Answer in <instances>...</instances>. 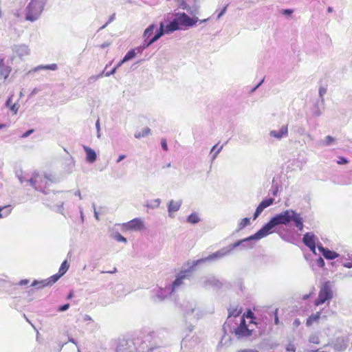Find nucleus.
<instances>
[{"mask_svg": "<svg viewBox=\"0 0 352 352\" xmlns=\"http://www.w3.org/2000/svg\"><path fill=\"white\" fill-rule=\"evenodd\" d=\"M291 221L295 223L296 227L302 230L303 228V220L300 214L297 213L293 210H286L271 219V220L265 224L259 230L258 235L263 238L267 236L272 232V229L278 225H287Z\"/></svg>", "mask_w": 352, "mask_h": 352, "instance_id": "nucleus-1", "label": "nucleus"}, {"mask_svg": "<svg viewBox=\"0 0 352 352\" xmlns=\"http://www.w3.org/2000/svg\"><path fill=\"white\" fill-rule=\"evenodd\" d=\"M46 1L47 0H32L27 7L26 20H37L44 9Z\"/></svg>", "mask_w": 352, "mask_h": 352, "instance_id": "nucleus-2", "label": "nucleus"}, {"mask_svg": "<svg viewBox=\"0 0 352 352\" xmlns=\"http://www.w3.org/2000/svg\"><path fill=\"white\" fill-rule=\"evenodd\" d=\"M28 182L36 190L44 192V189L49 185V183L55 182V178L51 175H41L34 173Z\"/></svg>", "mask_w": 352, "mask_h": 352, "instance_id": "nucleus-3", "label": "nucleus"}, {"mask_svg": "<svg viewBox=\"0 0 352 352\" xmlns=\"http://www.w3.org/2000/svg\"><path fill=\"white\" fill-rule=\"evenodd\" d=\"M333 294L331 288V284L329 281L325 282L320 288L318 298L314 301L316 306L321 305L326 302L329 303V301L333 298Z\"/></svg>", "mask_w": 352, "mask_h": 352, "instance_id": "nucleus-4", "label": "nucleus"}, {"mask_svg": "<svg viewBox=\"0 0 352 352\" xmlns=\"http://www.w3.org/2000/svg\"><path fill=\"white\" fill-rule=\"evenodd\" d=\"M118 225L121 226L122 231H138L144 228V222L140 218H135L126 223Z\"/></svg>", "mask_w": 352, "mask_h": 352, "instance_id": "nucleus-5", "label": "nucleus"}, {"mask_svg": "<svg viewBox=\"0 0 352 352\" xmlns=\"http://www.w3.org/2000/svg\"><path fill=\"white\" fill-rule=\"evenodd\" d=\"M173 14H168L164 18V28L167 34H171L173 32L180 29L178 20L175 17L170 21Z\"/></svg>", "mask_w": 352, "mask_h": 352, "instance_id": "nucleus-6", "label": "nucleus"}, {"mask_svg": "<svg viewBox=\"0 0 352 352\" xmlns=\"http://www.w3.org/2000/svg\"><path fill=\"white\" fill-rule=\"evenodd\" d=\"M189 276V271L181 272L173 282L172 285L168 287V292H174L178 289L180 286L184 284V280L188 279Z\"/></svg>", "mask_w": 352, "mask_h": 352, "instance_id": "nucleus-7", "label": "nucleus"}, {"mask_svg": "<svg viewBox=\"0 0 352 352\" xmlns=\"http://www.w3.org/2000/svg\"><path fill=\"white\" fill-rule=\"evenodd\" d=\"M179 25L186 27H191L194 25L198 21V17L190 18L186 13H177L175 14Z\"/></svg>", "mask_w": 352, "mask_h": 352, "instance_id": "nucleus-8", "label": "nucleus"}, {"mask_svg": "<svg viewBox=\"0 0 352 352\" xmlns=\"http://www.w3.org/2000/svg\"><path fill=\"white\" fill-rule=\"evenodd\" d=\"M258 231L250 236H248V237L241 239V240H239L236 242L230 244L228 247H226L228 254H230L234 248H236L237 247L241 248V245L243 244L244 243H248L250 241L259 240L261 239H263V237L261 236L258 235Z\"/></svg>", "mask_w": 352, "mask_h": 352, "instance_id": "nucleus-9", "label": "nucleus"}, {"mask_svg": "<svg viewBox=\"0 0 352 352\" xmlns=\"http://www.w3.org/2000/svg\"><path fill=\"white\" fill-rule=\"evenodd\" d=\"M61 276L62 275H60V273H58L45 280H42L41 281L35 280L32 283V285L36 287L38 289H41L45 286L52 285V284L55 283Z\"/></svg>", "mask_w": 352, "mask_h": 352, "instance_id": "nucleus-10", "label": "nucleus"}, {"mask_svg": "<svg viewBox=\"0 0 352 352\" xmlns=\"http://www.w3.org/2000/svg\"><path fill=\"white\" fill-rule=\"evenodd\" d=\"M228 254H228L226 248H223L221 249L220 250L217 251L214 253L209 255L207 257H205V258H203L196 261L195 265H197L198 263H204V262H206L208 261L219 259V258H222L226 255H228Z\"/></svg>", "mask_w": 352, "mask_h": 352, "instance_id": "nucleus-11", "label": "nucleus"}, {"mask_svg": "<svg viewBox=\"0 0 352 352\" xmlns=\"http://www.w3.org/2000/svg\"><path fill=\"white\" fill-rule=\"evenodd\" d=\"M12 50L14 53L21 59H23L27 56H29L30 54V50L29 47L25 44L15 45L13 46Z\"/></svg>", "mask_w": 352, "mask_h": 352, "instance_id": "nucleus-12", "label": "nucleus"}, {"mask_svg": "<svg viewBox=\"0 0 352 352\" xmlns=\"http://www.w3.org/2000/svg\"><path fill=\"white\" fill-rule=\"evenodd\" d=\"M235 334L239 338H245L251 336L252 331L246 326L245 321L243 318L241 319V323L240 326L235 329Z\"/></svg>", "mask_w": 352, "mask_h": 352, "instance_id": "nucleus-13", "label": "nucleus"}, {"mask_svg": "<svg viewBox=\"0 0 352 352\" xmlns=\"http://www.w3.org/2000/svg\"><path fill=\"white\" fill-rule=\"evenodd\" d=\"M269 135L270 137L274 138L278 140L287 137L288 135L287 124L281 126L279 130H272Z\"/></svg>", "mask_w": 352, "mask_h": 352, "instance_id": "nucleus-14", "label": "nucleus"}, {"mask_svg": "<svg viewBox=\"0 0 352 352\" xmlns=\"http://www.w3.org/2000/svg\"><path fill=\"white\" fill-rule=\"evenodd\" d=\"M316 237L314 234L307 232L303 236V243L307 246L311 251L316 253Z\"/></svg>", "mask_w": 352, "mask_h": 352, "instance_id": "nucleus-15", "label": "nucleus"}, {"mask_svg": "<svg viewBox=\"0 0 352 352\" xmlns=\"http://www.w3.org/2000/svg\"><path fill=\"white\" fill-rule=\"evenodd\" d=\"M135 346L133 342L122 340L117 347L116 352H134Z\"/></svg>", "mask_w": 352, "mask_h": 352, "instance_id": "nucleus-16", "label": "nucleus"}, {"mask_svg": "<svg viewBox=\"0 0 352 352\" xmlns=\"http://www.w3.org/2000/svg\"><path fill=\"white\" fill-rule=\"evenodd\" d=\"M318 250L322 252V255L327 259H334L339 256V254L336 252L329 250V249L324 248L322 245H318Z\"/></svg>", "mask_w": 352, "mask_h": 352, "instance_id": "nucleus-17", "label": "nucleus"}, {"mask_svg": "<svg viewBox=\"0 0 352 352\" xmlns=\"http://www.w3.org/2000/svg\"><path fill=\"white\" fill-rule=\"evenodd\" d=\"M182 201H174L170 200L168 205V212L169 213V216L172 217V214L178 211L182 206Z\"/></svg>", "mask_w": 352, "mask_h": 352, "instance_id": "nucleus-18", "label": "nucleus"}, {"mask_svg": "<svg viewBox=\"0 0 352 352\" xmlns=\"http://www.w3.org/2000/svg\"><path fill=\"white\" fill-rule=\"evenodd\" d=\"M83 148L87 154L86 160L89 163H94L97 158L96 152L90 147L86 146H84Z\"/></svg>", "mask_w": 352, "mask_h": 352, "instance_id": "nucleus-19", "label": "nucleus"}, {"mask_svg": "<svg viewBox=\"0 0 352 352\" xmlns=\"http://www.w3.org/2000/svg\"><path fill=\"white\" fill-rule=\"evenodd\" d=\"M321 316V312L318 311L315 314H311L309 316L306 320V325L307 327L311 326L314 323H317L319 321V319Z\"/></svg>", "mask_w": 352, "mask_h": 352, "instance_id": "nucleus-20", "label": "nucleus"}, {"mask_svg": "<svg viewBox=\"0 0 352 352\" xmlns=\"http://www.w3.org/2000/svg\"><path fill=\"white\" fill-rule=\"evenodd\" d=\"M165 34H166V32L164 28V22H161L160 23V28L155 32V35L153 37H151V38L153 39V41H154V42H156Z\"/></svg>", "mask_w": 352, "mask_h": 352, "instance_id": "nucleus-21", "label": "nucleus"}, {"mask_svg": "<svg viewBox=\"0 0 352 352\" xmlns=\"http://www.w3.org/2000/svg\"><path fill=\"white\" fill-rule=\"evenodd\" d=\"M10 73V67L6 65L3 63V60H0V75L4 78V79H6L9 74Z\"/></svg>", "mask_w": 352, "mask_h": 352, "instance_id": "nucleus-22", "label": "nucleus"}, {"mask_svg": "<svg viewBox=\"0 0 352 352\" xmlns=\"http://www.w3.org/2000/svg\"><path fill=\"white\" fill-rule=\"evenodd\" d=\"M155 28L156 25L155 24H151L147 28H146L142 35L143 39H151V37L153 35Z\"/></svg>", "mask_w": 352, "mask_h": 352, "instance_id": "nucleus-23", "label": "nucleus"}, {"mask_svg": "<svg viewBox=\"0 0 352 352\" xmlns=\"http://www.w3.org/2000/svg\"><path fill=\"white\" fill-rule=\"evenodd\" d=\"M335 141L336 139L333 137L331 135H327L324 138V140L320 142L319 144L322 146H329L333 144Z\"/></svg>", "mask_w": 352, "mask_h": 352, "instance_id": "nucleus-24", "label": "nucleus"}, {"mask_svg": "<svg viewBox=\"0 0 352 352\" xmlns=\"http://www.w3.org/2000/svg\"><path fill=\"white\" fill-rule=\"evenodd\" d=\"M151 133V129L148 127L144 128L140 131H136L134 134V137L137 139L144 138Z\"/></svg>", "mask_w": 352, "mask_h": 352, "instance_id": "nucleus-25", "label": "nucleus"}, {"mask_svg": "<svg viewBox=\"0 0 352 352\" xmlns=\"http://www.w3.org/2000/svg\"><path fill=\"white\" fill-rule=\"evenodd\" d=\"M6 106L8 108H10V111L16 114L19 110V106L14 103L12 104V96L10 97L6 102Z\"/></svg>", "mask_w": 352, "mask_h": 352, "instance_id": "nucleus-26", "label": "nucleus"}, {"mask_svg": "<svg viewBox=\"0 0 352 352\" xmlns=\"http://www.w3.org/2000/svg\"><path fill=\"white\" fill-rule=\"evenodd\" d=\"M12 211L10 206L0 207V219L8 217Z\"/></svg>", "mask_w": 352, "mask_h": 352, "instance_id": "nucleus-27", "label": "nucleus"}, {"mask_svg": "<svg viewBox=\"0 0 352 352\" xmlns=\"http://www.w3.org/2000/svg\"><path fill=\"white\" fill-rule=\"evenodd\" d=\"M324 105L320 104V102L317 101L314 105V109H313V114L314 116L318 117L322 115V109L320 108L321 107H323Z\"/></svg>", "mask_w": 352, "mask_h": 352, "instance_id": "nucleus-28", "label": "nucleus"}, {"mask_svg": "<svg viewBox=\"0 0 352 352\" xmlns=\"http://www.w3.org/2000/svg\"><path fill=\"white\" fill-rule=\"evenodd\" d=\"M187 221L190 223L195 224L200 221V218L197 213H192L188 217Z\"/></svg>", "mask_w": 352, "mask_h": 352, "instance_id": "nucleus-29", "label": "nucleus"}, {"mask_svg": "<svg viewBox=\"0 0 352 352\" xmlns=\"http://www.w3.org/2000/svg\"><path fill=\"white\" fill-rule=\"evenodd\" d=\"M204 285L205 286H207V285L218 286L219 285V282L214 277H210V278H208L206 280H204Z\"/></svg>", "mask_w": 352, "mask_h": 352, "instance_id": "nucleus-30", "label": "nucleus"}, {"mask_svg": "<svg viewBox=\"0 0 352 352\" xmlns=\"http://www.w3.org/2000/svg\"><path fill=\"white\" fill-rule=\"evenodd\" d=\"M172 292H168V287H166L165 289H160L157 292L156 297L158 300H162L164 299L166 296L168 294H171Z\"/></svg>", "mask_w": 352, "mask_h": 352, "instance_id": "nucleus-31", "label": "nucleus"}, {"mask_svg": "<svg viewBox=\"0 0 352 352\" xmlns=\"http://www.w3.org/2000/svg\"><path fill=\"white\" fill-rule=\"evenodd\" d=\"M327 89L324 87H320L319 88L318 94H319V97H320V100H318V101L320 102L321 105H324V96L327 94Z\"/></svg>", "mask_w": 352, "mask_h": 352, "instance_id": "nucleus-32", "label": "nucleus"}, {"mask_svg": "<svg viewBox=\"0 0 352 352\" xmlns=\"http://www.w3.org/2000/svg\"><path fill=\"white\" fill-rule=\"evenodd\" d=\"M217 146H218V144L214 145L210 151V153H212L214 151H215V152L212 154V159H211L212 162H213L216 159L218 154L221 151V150L223 149V146L221 145V146L217 148Z\"/></svg>", "mask_w": 352, "mask_h": 352, "instance_id": "nucleus-33", "label": "nucleus"}, {"mask_svg": "<svg viewBox=\"0 0 352 352\" xmlns=\"http://www.w3.org/2000/svg\"><path fill=\"white\" fill-rule=\"evenodd\" d=\"M39 69H50L52 71H55L57 69L56 64H51L47 65H40L34 69V71H38Z\"/></svg>", "mask_w": 352, "mask_h": 352, "instance_id": "nucleus-34", "label": "nucleus"}, {"mask_svg": "<svg viewBox=\"0 0 352 352\" xmlns=\"http://www.w3.org/2000/svg\"><path fill=\"white\" fill-rule=\"evenodd\" d=\"M250 218H243L241 220V221L238 224V230H243L245 227L250 225Z\"/></svg>", "mask_w": 352, "mask_h": 352, "instance_id": "nucleus-35", "label": "nucleus"}, {"mask_svg": "<svg viewBox=\"0 0 352 352\" xmlns=\"http://www.w3.org/2000/svg\"><path fill=\"white\" fill-rule=\"evenodd\" d=\"M161 204V200L160 199H155L152 200L149 204L146 205V206L149 208H157L160 206Z\"/></svg>", "mask_w": 352, "mask_h": 352, "instance_id": "nucleus-36", "label": "nucleus"}, {"mask_svg": "<svg viewBox=\"0 0 352 352\" xmlns=\"http://www.w3.org/2000/svg\"><path fill=\"white\" fill-rule=\"evenodd\" d=\"M69 269V264L67 263V261H64L60 268H59V271H58V273L60 274V275L63 276L66 272L67 271V270Z\"/></svg>", "mask_w": 352, "mask_h": 352, "instance_id": "nucleus-37", "label": "nucleus"}, {"mask_svg": "<svg viewBox=\"0 0 352 352\" xmlns=\"http://www.w3.org/2000/svg\"><path fill=\"white\" fill-rule=\"evenodd\" d=\"M112 237L118 242H122L126 243L127 242V240L125 237L122 236L119 232H115L112 234Z\"/></svg>", "mask_w": 352, "mask_h": 352, "instance_id": "nucleus-38", "label": "nucleus"}, {"mask_svg": "<svg viewBox=\"0 0 352 352\" xmlns=\"http://www.w3.org/2000/svg\"><path fill=\"white\" fill-rule=\"evenodd\" d=\"M135 56H136V54H135V50H131L124 56V58H123L124 61L127 62V61L131 60L132 58H133Z\"/></svg>", "mask_w": 352, "mask_h": 352, "instance_id": "nucleus-39", "label": "nucleus"}, {"mask_svg": "<svg viewBox=\"0 0 352 352\" xmlns=\"http://www.w3.org/2000/svg\"><path fill=\"white\" fill-rule=\"evenodd\" d=\"M309 342L313 344H318L320 343L318 336L316 333L310 335L309 337Z\"/></svg>", "mask_w": 352, "mask_h": 352, "instance_id": "nucleus-40", "label": "nucleus"}, {"mask_svg": "<svg viewBox=\"0 0 352 352\" xmlns=\"http://www.w3.org/2000/svg\"><path fill=\"white\" fill-rule=\"evenodd\" d=\"M265 209L261 204H259V205L257 206L256 211L254 214L253 219L255 220L259 214L263 211V210Z\"/></svg>", "mask_w": 352, "mask_h": 352, "instance_id": "nucleus-41", "label": "nucleus"}, {"mask_svg": "<svg viewBox=\"0 0 352 352\" xmlns=\"http://www.w3.org/2000/svg\"><path fill=\"white\" fill-rule=\"evenodd\" d=\"M274 199L273 198H269L267 199L263 200L260 204L263 206L265 208L271 206L274 203Z\"/></svg>", "mask_w": 352, "mask_h": 352, "instance_id": "nucleus-42", "label": "nucleus"}, {"mask_svg": "<svg viewBox=\"0 0 352 352\" xmlns=\"http://www.w3.org/2000/svg\"><path fill=\"white\" fill-rule=\"evenodd\" d=\"M254 246V243H252V241H250L248 243H244L243 244L241 245V250H248V249H252Z\"/></svg>", "mask_w": 352, "mask_h": 352, "instance_id": "nucleus-43", "label": "nucleus"}, {"mask_svg": "<svg viewBox=\"0 0 352 352\" xmlns=\"http://www.w3.org/2000/svg\"><path fill=\"white\" fill-rule=\"evenodd\" d=\"M154 41L152 38L151 39H144L143 43L141 45L142 47L145 50L151 46L153 43H154Z\"/></svg>", "mask_w": 352, "mask_h": 352, "instance_id": "nucleus-44", "label": "nucleus"}, {"mask_svg": "<svg viewBox=\"0 0 352 352\" xmlns=\"http://www.w3.org/2000/svg\"><path fill=\"white\" fill-rule=\"evenodd\" d=\"M178 6L183 10H188V5L185 0H178Z\"/></svg>", "mask_w": 352, "mask_h": 352, "instance_id": "nucleus-45", "label": "nucleus"}, {"mask_svg": "<svg viewBox=\"0 0 352 352\" xmlns=\"http://www.w3.org/2000/svg\"><path fill=\"white\" fill-rule=\"evenodd\" d=\"M296 346L294 345V344L290 342L287 344V346H286V351H292V352H295L296 351Z\"/></svg>", "mask_w": 352, "mask_h": 352, "instance_id": "nucleus-46", "label": "nucleus"}, {"mask_svg": "<svg viewBox=\"0 0 352 352\" xmlns=\"http://www.w3.org/2000/svg\"><path fill=\"white\" fill-rule=\"evenodd\" d=\"M133 50H135V54H142L143 51L144 50V49L142 47V45H140V46L135 47V49H132Z\"/></svg>", "mask_w": 352, "mask_h": 352, "instance_id": "nucleus-47", "label": "nucleus"}, {"mask_svg": "<svg viewBox=\"0 0 352 352\" xmlns=\"http://www.w3.org/2000/svg\"><path fill=\"white\" fill-rule=\"evenodd\" d=\"M316 264L318 267H323L324 266V261L321 257H320L317 259Z\"/></svg>", "mask_w": 352, "mask_h": 352, "instance_id": "nucleus-48", "label": "nucleus"}, {"mask_svg": "<svg viewBox=\"0 0 352 352\" xmlns=\"http://www.w3.org/2000/svg\"><path fill=\"white\" fill-rule=\"evenodd\" d=\"M104 74V72H102L100 74L98 75V76H91L89 78V81L91 82V81H95L96 80H98L99 78L102 77Z\"/></svg>", "mask_w": 352, "mask_h": 352, "instance_id": "nucleus-49", "label": "nucleus"}, {"mask_svg": "<svg viewBox=\"0 0 352 352\" xmlns=\"http://www.w3.org/2000/svg\"><path fill=\"white\" fill-rule=\"evenodd\" d=\"M69 307V304H65V305H63L62 306H60L58 308V311H65L66 310H67Z\"/></svg>", "mask_w": 352, "mask_h": 352, "instance_id": "nucleus-50", "label": "nucleus"}, {"mask_svg": "<svg viewBox=\"0 0 352 352\" xmlns=\"http://www.w3.org/2000/svg\"><path fill=\"white\" fill-rule=\"evenodd\" d=\"M116 69H117V67H114L110 72H106L105 74L104 73L103 75H104L105 76H107V77L110 76L111 75H113L116 73Z\"/></svg>", "mask_w": 352, "mask_h": 352, "instance_id": "nucleus-51", "label": "nucleus"}, {"mask_svg": "<svg viewBox=\"0 0 352 352\" xmlns=\"http://www.w3.org/2000/svg\"><path fill=\"white\" fill-rule=\"evenodd\" d=\"M348 163V161L346 158L343 157H339V160L338 161V164H346Z\"/></svg>", "mask_w": 352, "mask_h": 352, "instance_id": "nucleus-52", "label": "nucleus"}, {"mask_svg": "<svg viewBox=\"0 0 352 352\" xmlns=\"http://www.w3.org/2000/svg\"><path fill=\"white\" fill-rule=\"evenodd\" d=\"M301 324L300 320L298 318H296L294 321L293 322V327L294 328L298 327Z\"/></svg>", "mask_w": 352, "mask_h": 352, "instance_id": "nucleus-53", "label": "nucleus"}, {"mask_svg": "<svg viewBox=\"0 0 352 352\" xmlns=\"http://www.w3.org/2000/svg\"><path fill=\"white\" fill-rule=\"evenodd\" d=\"M33 132H34L33 129H30V130L27 131L25 133H24L21 135V138H25L28 137L30 134H32Z\"/></svg>", "mask_w": 352, "mask_h": 352, "instance_id": "nucleus-54", "label": "nucleus"}, {"mask_svg": "<svg viewBox=\"0 0 352 352\" xmlns=\"http://www.w3.org/2000/svg\"><path fill=\"white\" fill-rule=\"evenodd\" d=\"M227 6H226L223 10L219 13V14L217 15V19H220L226 12V10H227Z\"/></svg>", "mask_w": 352, "mask_h": 352, "instance_id": "nucleus-55", "label": "nucleus"}, {"mask_svg": "<svg viewBox=\"0 0 352 352\" xmlns=\"http://www.w3.org/2000/svg\"><path fill=\"white\" fill-rule=\"evenodd\" d=\"M78 208H79V212H80V214L81 221H82V222H83L84 219H85L83 210H82L81 206H79Z\"/></svg>", "mask_w": 352, "mask_h": 352, "instance_id": "nucleus-56", "label": "nucleus"}, {"mask_svg": "<svg viewBox=\"0 0 352 352\" xmlns=\"http://www.w3.org/2000/svg\"><path fill=\"white\" fill-rule=\"evenodd\" d=\"M162 148L164 151H167L168 150L167 143H166V141L165 140H162Z\"/></svg>", "mask_w": 352, "mask_h": 352, "instance_id": "nucleus-57", "label": "nucleus"}, {"mask_svg": "<svg viewBox=\"0 0 352 352\" xmlns=\"http://www.w3.org/2000/svg\"><path fill=\"white\" fill-rule=\"evenodd\" d=\"M237 352H258V351L256 350L248 349L239 350Z\"/></svg>", "mask_w": 352, "mask_h": 352, "instance_id": "nucleus-58", "label": "nucleus"}, {"mask_svg": "<svg viewBox=\"0 0 352 352\" xmlns=\"http://www.w3.org/2000/svg\"><path fill=\"white\" fill-rule=\"evenodd\" d=\"M126 157V155H120L116 160V162L117 163H119L122 160H123L124 159H125Z\"/></svg>", "mask_w": 352, "mask_h": 352, "instance_id": "nucleus-59", "label": "nucleus"}, {"mask_svg": "<svg viewBox=\"0 0 352 352\" xmlns=\"http://www.w3.org/2000/svg\"><path fill=\"white\" fill-rule=\"evenodd\" d=\"M74 195H75L76 196H78V197H79V199H82V196H81V193H80V190H76V191L75 192Z\"/></svg>", "mask_w": 352, "mask_h": 352, "instance_id": "nucleus-60", "label": "nucleus"}, {"mask_svg": "<svg viewBox=\"0 0 352 352\" xmlns=\"http://www.w3.org/2000/svg\"><path fill=\"white\" fill-rule=\"evenodd\" d=\"M84 320H85V321H91V320H92V319H91V316H89V315H85V316H84Z\"/></svg>", "mask_w": 352, "mask_h": 352, "instance_id": "nucleus-61", "label": "nucleus"}, {"mask_svg": "<svg viewBox=\"0 0 352 352\" xmlns=\"http://www.w3.org/2000/svg\"><path fill=\"white\" fill-rule=\"evenodd\" d=\"M96 127L97 131H99L100 129V120H99V119H98V120L96 122Z\"/></svg>", "mask_w": 352, "mask_h": 352, "instance_id": "nucleus-62", "label": "nucleus"}, {"mask_svg": "<svg viewBox=\"0 0 352 352\" xmlns=\"http://www.w3.org/2000/svg\"><path fill=\"white\" fill-rule=\"evenodd\" d=\"M124 63H126V61H124V59H122V60H120L118 64L115 67H117V69L118 67H120L122 64H124Z\"/></svg>", "mask_w": 352, "mask_h": 352, "instance_id": "nucleus-63", "label": "nucleus"}, {"mask_svg": "<svg viewBox=\"0 0 352 352\" xmlns=\"http://www.w3.org/2000/svg\"><path fill=\"white\" fill-rule=\"evenodd\" d=\"M17 177L21 184L25 181V179L22 177V175H17Z\"/></svg>", "mask_w": 352, "mask_h": 352, "instance_id": "nucleus-64", "label": "nucleus"}]
</instances>
